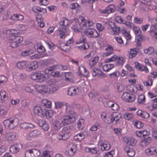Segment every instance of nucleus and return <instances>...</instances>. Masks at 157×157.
<instances>
[{"label": "nucleus", "mask_w": 157, "mask_h": 157, "mask_svg": "<svg viewBox=\"0 0 157 157\" xmlns=\"http://www.w3.org/2000/svg\"><path fill=\"white\" fill-rule=\"evenodd\" d=\"M86 37L84 36H82L79 40L76 42V44H79L80 43H87Z\"/></svg>", "instance_id": "obj_60"}, {"label": "nucleus", "mask_w": 157, "mask_h": 157, "mask_svg": "<svg viewBox=\"0 0 157 157\" xmlns=\"http://www.w3.org/2000/svg\"><path fill=\"white\" fill-rule=\"evenodd\" d=\"M33 52L31 50L25 51L21 53V55L22 56H26L32 54Z\"/></svg>", "instance_id": "obj_63"}, {"label": "nucleus", "mask_w": 157, "mask_h": 157, "mask_svg": "<svg viewBox=\"0 0 157 157\" xmlns=\"http://www.w3.org/2000/svg\"><path fill=\"white\" fill-rule=\"evenodd\" d=\"M66 102H64L58 101L55 102V108L57 109H59L61 108L62 106H64Z\"/></svg>", "instance_id": "obj_49"}, {"label": "nucleus", "mask_w": 157, "mask_h": 157, "mask_svg": "<svg viewBox=\"0 0 157 157\" xmlns=\"http://www.w3.org/2000/svg\"><path fill=\"white\" fill-rule=\"evenodd\" d=\"M115 60L117 62V63L118 65H122L124 63V58L122 57H117V56L116 59Z\"/></svg>", "instance_id": "obj_47"}, {"label": "nucleus", "mask_w": 157, "mask_h": 157, "mask_svg": "<svg viewBox=\"0 0 157 157\" xmlns=\"http://www.w3.org/2000/svg\"><path fill=\"white\" fill-rule=\"evenodd\" d=\"M41 105L47 108H50L51 106V102L47 99H44L41 101Z\"/></svg>", "instance_id": "obj_27"}, {"label": "nucleus", "mask_w": 157, "mask_h": 157, "mask_svg": "<svg viewBox=\"0 0 157 157\" xmlns=\"http://www.w3.org/2000/svg\"><path fill=\"white\" fill-rule=\"evenodd\" d=\"M157 26L156 24H152L149 32L150 35L153 38L157 39Z\"/></svg>", "instance_id": "obj_17"}, {"label": "nucleus", "mask_w": 157, "mask_h": 157, "mask_svg": "<svg viewBox=\"0 0 157 157\" xmlns=\"http://www.w3.org/2000/svg\"><path fill=\"white\" fill-rule=\"evenodd\" d=\"M84 33L86 35L89 37L96 38L99 36L96 30L93 29H87L84 31Z\"/></svg>", "instance_id": "obj_10"}, {"label": "nucleus", "mask_w": 157, "mask_h": 157, "mask_svg": "<svg viewBox=\"0 0 157 157\" xmlns=\"http://www.w3.org/2000/svg\"><path fill=\"white\" fill-rule=\"evenodd\" d=\"M99 58L98 57H95L89 61V64L91 67L95 66L98 61Z\"/></svg>", "instance_id": "obj_36"}, {"label": "nucleus", "mask_w": 157, "mask_h": 157, "mask_svg": "<svg viewBox=\"0 0 157 157\" xmlns=\"http://www.w3.org/2000/svg\"><path fill=\"white\" fill-rule=\"evenodd\" d=\"M154 51V48L153 47H151L145 49L144 50V52L145 53L149 55L151 54Z\"/></svg>", "instance_id": "obj_55"}, {"label": "nucleus", "mask_w": 157, "mask_h": 157, "mask_svg": "<svg viewBox=\"0 0 157 157\" xmlns=\"http://www.w3.org/2000/svg\"><path fill=\"white\" fill-rule=\"evenodd\" d=\"M64 76L66 80L67 81L70 82H72V77L73 76L71 72L66 73L65 74Z\"/></svg>", "instance_id": "obj_42"}, {"label": "nucleus", "mask_w": 157, "mask_h": 157, "mask_svg": "<svg viewBox=\"0 0 157 157\" xmlns=\"http://www.w3.org/2000/svg\"><path fill=\"white\" fill-rule=\"evenodd\" d=\"M123 24H125L127 27L131 29H132L134 25L132 23L129 21H125Z\"/></svg>", "instance_id": "obj_64"}, {"label": "nucleus", "mask_w": 157, "mask_h": 157, "mask_svg": "<svg viewBox=\"0 0 157 157\" xmlns=\"http://www.w3.org/2000/svg\"><path fill=\"white\" fill-rule=\"evenodd\" d=\"M73 127L72 126H68L64 127L61 131V133L71 134L70 132Z\"/></svg>", "instance_id": "obj_34"}, {"label": "nucleus", "mask_w": 157, "mask_h": 157, "mask_svg": "<svg viewBox=\"0 0 157 157\" xmlns=\"http://www.w3.org/2000/svg\"><path fill=\"white\" fill-rule=\"evenodd\" d=\"M101 117L106 124H110L115 121V124L116 125L119 124L122 119L121 115L119 113H113L109 116H107L105 113H103L101 114Z\"/></svg>", "instance_id": "obj_1"}, {"label": "nucleus", "mask_w": 157, "mask_h": 157, "mask_svg": "<svg viewBox=\"0 0 157 157\" xmlns=\"http://www.w3.org/2000/svg\"><path fill=\"white\" fill-rule=\"evenodd\" d=\"M143 21V19L141 18L136 17L134 18V22L137 24H141Z\"/></svg>", "instance_id": "obj_61"}, {"label": "nucleus", "mask_w": 157, "mask_h": 157, "mask_svg": "<svg viewBox=\"0 0 157 157\" xmlns=\"http://www.w3.org/2000/svg\"><path fill=\"white\" fill-rule=\"evenodd\" d=\"M115 10V7L114 5L110 4L106 7L105 9L101 10L100 11L103 14H108L113 13Z\"/></svg>", "instance_id": "obj_21"}, {"label": "nucleus", "mask_w": 157, "mask_h": 157, "mask_svg": "<svg viewBox=\"0 0 157 157\" xmlns=\"http://www.w3.org/2000/svg\"><path fill=\"white\" fill-rule=\"evenodd\" d=\"M27 61H22L19 62L17 64V67L20 69H23L25 68L27 70Z\"/></svg>", "instance_id": "obj_35"}, {"label": "nucleus", "mask_w": 157, "mask_h": 157, "mask_svg": "<svg viewBox=\"0 0 157 157\" xmlns=\"http://www.w3.org/2000/svg\"><path fill=\"white\" fill-rule=\"evenodd\" d=\"M6 94V92L4 90H1L0 91L1 99L3 101H6L7 99V97Z\"/></svg>", "instance_id": "obj_51"}, {"label": "nucleus", "mask_w": 157, "mask_h": 157, "mask_svg": "<svg viewBox=\"0 0 157 157\" xmlns=\"http://www.w3.org/2000/svg\"><path fill=\"white\" fill-rule=\"evenodd\" d=\"M71 136V134H68L66 133H62L60 135H58L57 136V138L60 140H65L68 139Z\"/></svg>", "instance_id": "obj_38"}, {"label": "nucleus", "mask_w": 157, "mask_h": 157, "mask_svg": "<svg viewBox=\"0 0 157 157\" xmlns=\"http://www.w3.org/2000/svg\"><path fill=\"white\" fill-rule=\"evenodd\" d=\"M121 98L124 101L128 102H132L136 99L135 96L128 92H124L122 94Z\"/></svg>", "instance_id": "obj_9"}, {"label": "nucleus", "mask_w": 157, "mask_h": 157, "mask_svg": "<svg viewBox=\"0 0 157 157\" xmlns=\"http://www.w3.org/2000/svg\"><path fill=\"white\" fill-rule=\"evenodd\" d=\"M120 75V73L118 71H117L110 74L109 76L112 78H117Z\"/></svg>", "instance_id": "obj_62"}, {"label": "nucleus", "mask_w": 157, "mask_h": 157, "mask_svg": "<svg viewBox=\"0 0 157 157\" xmlns=\"http://www.w3.org/2000/svg\"><path fill=\"white\" fill-rule=\"evenodd\" d=\"M65 108L63 112L65 114H68L70 115H76V113L75 111L71 106L68 103H66L65 105Z\"/></svg>", "instance_id": "obj_13"}, {"label": "nucleus", "mask_w": 157, "mask_h": 157, "mask_svg": "<svg viewBox=\"0 0 157 157\" xmlns=\"http://www.w3.org/2000/svg\"><path fill=\"white\" fill-rule=\"evenodd\" d=\"M98 147L101 151H108L110 148V145L107 141L100 140L98 144Z\"/></svg>", "instance_id": "obj_8"}, {"label": "nucleus", "mask_w": 157, "mask_h": 157, "mask_svg": "<svg viewBox=\"0 0 157 157\" xmlns=\"http://www.w3.org/2000/svg\"><path fill=\"white\" fill-rule=\"evenodd\" d=\"M137 102L140 104H144L145 102V97L143 94L139 95L137 98Z\"/></svg>", "instance_id": "obj_40"}, {"label": "nucleus", "mask_w": 157, "mask_h": 157, "mask_svg": "<svg viewBox=\"0 0 157 157\" xmlns=\"http://www.w3.org/2000/svg\"><path fill=\"white\" fill-rule=\"evenodd\" d=\"M84 120L81 119L78 121V128L80 130H82L84 127Z\"/></svg>", "instance_id": "obj_43"}, {"label": "nucleus", "mask_w": 157, "mask_h": 157, "mask_svg": "<svg viewBox=\"0 0 157 157\" xmlns=\"http://www.w3.org/2000/svg\"><path fill=\"white\" fill-rule=\"evenodd\" d=\"M40 151L36 149H31L26 151L25 152V157H40Z\"/></svg>", "instance_id": "obj_7"}, {"label": "nucleus", "mask_w": 157, "mask_h": 157, "mask_svg": "<svg viewBox=\"0 0 157 157\" xmlns=\"http://www.w3.org/2000/svg\"><path fill=\"white\" fill-rule=\"evenodd\" d=\"M59 48L63 51L65 52H68L70 48V46L68 44L64 43H62L59 45Z\"/></svg>", "instance_id": "obj_31"}, {"label": "nucleus", "mask_w": 157, "mask_h": 157, "mask_svg": "<svg viewBox=\"0 0 157 157\" xmlns=\"http://www.w3.org/2000/svg\"><path fill=\"white\" fill-rule=\"evenodd\" d=\"M33 113L36 116L49 119L51 118L53 116L52 113L50 110H47L44 109L41 107L36 106L34 107L33 110Z\"/></svg>", "instance_id": "obj_3"}, {"label": "nucleus", "mask_w": 157, "mask_h": 157, "mask_svg": "<svg viewBox=\"0 0 157 157\" xmlns=\"http://www.w3.org/2000/svg\"><path fill=\"white\" fill-rule=\"evenodd\" d=\"M78 70L81 75L83 74L84 75L87 76L89 74L88 71L83 66L79 67Z\"/></svg>", "instance_id": "obj_33"}, {"label": "nucleus", "mask_w": 157, "mask_h": 157, "mask_svg": "<svg viewBox=\"0 0 157 157\" xmlns=\"http://www.w3.org/2000/svg\"><path fill=\"white\" fill-rule=\"evenodd\" d=\"M70 24V22L66 18H63L60 22V25L57 30V34L59 36L60 38H65L67 35V31Z\"/></svg>", "instance_id": "obj_2"}, {"label": "nucleus", "mask_w": 157, "mask_h": 157, "mask_svg": "<svg viewBox=\"0 0 157 157\" xmlns=\"http://www.w3.org/2000/svg\"><path fill=\"white\" fill-rule=\"evenodd\" d=\"M77 47L81 51H83L88 49L89 47V44L87 43H85L80 46H78Z\"/></svg>", "instance_id": "obj_41"}, {"label": "nucleus", "mask_w": 157, "mask_h": 157, "mask_svg": "<svg viewBox=\"0 0 157 157\" xmlns=\"http://www.w3.org/2000/svg\"><path fill=\"white\" fill-rule=\"evenodd\" d=\"M86 24L82 17H79L78 19H75L73 22L72 29L75 32H80V29H83L86 28Z\"/></svg>", "instance_id": "obj_4"}, {"label": "nucleus", "mask_w": 157, "mask_h": 157, "mask_svg": "<svg viewBox=\"0 0 157 157\" xmlns=\"http://www.w3.org/2000/svg\"><path fill=\"white\" fill-rule=\"evenodd\" d=\"M33 11L35 13L42 12H46V9L41 8L39 7H34L33 8Z\"/></svg>", "instance_id": "obj_48"}, {"label": "nucleus", "mask_w": 157, "mask_h": 157, "mask_svg": "<svg viewBox=\"0 0 157 157\" xmlns=\"http://www.w3.org/2000/svg\"><path fill=\"white\" fill-rule=\"evenodd\" d=\"M124 117L125 120L129 121L132 119L133 116L132 113H126L124 114Z\"/></svg>", "instance_id": "obj_53"}, {"label": "nucleus", "mask_w": 157, "mask_h": 157, "mask_svg": "<svg viewBox=\"0 0 157 157\" xmlns=\"http://www.w3.org/2000/svg\"><path fill=\"white\" fill-rule=\"evenodd\" d=\"M124 140L127 144L131 146H134L136 143V141L134 140V138L132 137L128 138L127 137H124Z\"/></svg>", "instance_id": "obj_25"}, {"label": "nucleus", "mask_w": 157, "mask_h": 157, "mask_svg": "<svg viewBox=\"0 0 157 157\" xmlns=\"http://www.w3.org/2000/svg\"><path fill=\"white\" fill-rule=\"evenodd\" d=\"M10 19L13 21H22L24 20V16L21 14H14L10 17Z\"/></svg>", "instance_id": "obj_26"}, {"label": "nucleus", "mask_w": 157, "mask_h": 157, "mask_svg": "<svg viewBox=\"0 0 157 157\" xmlns=\"http://www.w3.org/2000/svg\"><path fill=\"white\" fill-rule=\"evenodd\" d=\"M132 29L133 30L136 36H143L141 31L139 27L134 25Z\"/></svg>", "instance_id": "obj_29"}, {"label": "nucleus", "mask_w": 157, "mask_h": 157, "mask_svg": "<svg viewBox=\"0 0 157 157\" xmlns=\"http://www.w3.org/2000/svg\"><path fill=\"white\" fill-rule=\"evenodd\" d=\"M56 84V81L55 79H51L48 81V93L53 94L57 90L58 87Z\"/></svg>", "instance_id": "obj_6"}, {"label": "nucleus", "mask_w": 157, "mask_h": 157, "mask_svg": "<svg viewBox=\"0 0 157 157\" xmlns=\"http://www.w3.org/2000/svg\"><path fill=\"white\" fill-rule=\"evenodd\" d=\"M7 80L6 77L3 75H0V85L6 83Z\"/></svg>", "instance_id": "obj_59"}, {"label": "nucleus", "mask_w": 157, "mask_h": 157, "mask_svg": "<svg viewBox=\"0 0 157 157\" xmlns=\"http://www.w3.org/2000/svg\"><path fill=\"white\" fill-rule=\"evenodd\" d=\"M76 115H65L62 117L61 121L63 125L69 124L74 122L77 119Z\"/></svg>", "instance_id": "obj_5"}, {"label": "nucleus", "mask_w": 157, "mask_h": 157, "mask_svg": "<svg viewBox=\"0 0 157 157\" xmlns=\"http://www.w3.org/2000/svg\"><path fill=\"white\" fill-rule=\"evenodd\" d=\"M12 38L13 39V41L14 42H17L19 45L23 41V39L22 36L19 35L13 36Z\"/></svg>", "instance_id": "obj_32"}, {"label": "nucleus", "mask_w": 157, "mask_h": 157, "mask_svg": "<svg viewBox=\"0 0 157 157\" xmlns=\"http://www.w3.org/2000/svg\"><path fill=\"white\" fill-rule=\"evenodd\" d=\"M62 124L59 121H55L54 128L56 130L59 129L62 127Z\"/></svg>", "instance_id": "obj_54"}, {"label": "nucleus", "mask_w": 157, "mask_h": 157, "mask_svg": "<svg viewBox=\"0 0 157 157\" xmlns=\"http://www.w3.org/2000/svg\"><path fill=\"white\" fill-rule=\"evenodd\" d=\"M68 94L70 96H74L78 95L80 93V90L77 86H71L68 90Z\"/></svg>", "instance_id": "obj_11"}, {"label": "nucleus", "mask_w": 157, "mask_h": 157, "mask_svg": "<svg viewBox=\"0 0 157 157\" xmlns=\"http://www.w3.org/2000/svg\"><path fill=\"white\" fill-rule=\"evenodd\" d=\"M85 137L84 135L82 133H80L75 135L74 137V140L80 141Z\"/></svg>", "instance_id": "obj_44"}, {"label": "nucleus", "mask_w": 157, "mask_h": 157, "mask_svg": "<svg viewBox=\"0 0 157 157\" xmlns=\"http://www.w3.org/2000/svg\"><path fill=\"white\" fill-rule=\"evenodd\" d=\"M144 85L147 86H151L152 84V81L151 78V76H148V80L147 81L144 82Z\"/></svg>", "instance_id": "obj_56"}, {"label": "nucleus", "mask_w": 157, "mask_h": 157, "mask_svg": "<svg viewBox=\"0 0 157 157\" xmlns=\"http://www.w3.org/2000/svg\"><path fill=\"white\" fill-rule=\"evenodd\" d=\"M40 72L33 73L31 75V78L33 80H37L38 81Z\"/></svg>", "instance_id": "obj_52"}, {"label": "nucleus", "mask_w": 157, "mask_h": 157, "mask_svg": "<svg viewBox=\"0 0 157 157\" xmlns=\"http://www.w3.org/2000/svg\"><path fill=\"white\" fill-rule=\"evenodd\" d=\"M142 37L140 36H136V46H140L141 45V41L142 40Z\"/></svg>", "instance_id": "obj_57"}, {"label": "nucleus", "mask_w": 157, "mask_h": 157, "mask_svg": "<svg viewBox=\"0 0 157 157\" xmlns=\"http://www.w3.org/2000/svg\"><path fill=\"white\" fill-rule=\"evenodd\" d=\"M92 75L93 77H98L101 78L105 77L107 76L106 74L103 73L98 68H94L93 69Z\"/></svg>", "instance_id": "obj_16"}, {"label": "nucleus", "mask_w": 157, "mask_h": 157, "mask_svg": "<svg viewBox=\"0 0 157 157\" xmlns=\"http://www.w3.org/2000/svg\"><path fill=\"white\" fill-rule=\"evenodd\" d=\"M113 67V64L108 63L104 65L102 67V68L104 71L107 72L112 69Z\"/></svg>", "instance_id": "obj_39"}, {"label": "nucleus", "mask_w": 157, "mask_h": 157, "mask_svg": "<svg viewBox=\"0 0 157 157\" xmlns=\"http://www.w3.org/2000/svg\"><path fill=\"white\" fill-rule=\"evenodd\" d=\"M5 136L7 140L9 141H12L16 140V134L15 133L11 132L6 133L5 134Z\"/></svg>", "instance_id": "obj_24"}, {"label": "nucleus", "mask_w": 157, "mask_h": 157, "mask_svg": "<svg viewBox=\"0 0 157 157\" xmlns=\"http://www.w3.org/2000/svg\"><path fill=\"white\" fill-rule=\"evenodd\" d=\"M151 140L150 137L144 138V140L141 141V145L143 147H145L148 145L151 142Z\"/></svg>", "instance_id": "obj_37"}, {"label": "nucleus", "mask_w": 157, "mask_h": 157, "mask_svg": "<svg viewBox=\"0 0 157 157\" xmlns=\"http://www.w3.org/2000/svg\"><path fill=\"white\" fill-rule=\"evenodd\" d=\"M3 124L6 128L9 129H13L17 126L14 121L12 119L5 120L4 121Z\"/></svg>", "instance_id": "obj_12"}, {"label": "nucleus", "mask_w": 157, "mask_h": 157, "mask_svg": "<svg viewBox=\"0 0 157 157\" xmlns=\"http://www.w3.org/2000/svg\"><path fill=\"white\" fill-rule=\"evenodd\" d=\"M111 29H112L113 34L114 35H118L120 32H121L122 29H121L120 27L115 25L113 23V25H111Z\"/></svg>", "instance_id": "obj_23"}, {"label": "nucleus", "mask_w": 157, "mask_h": 157, "mask_svg": "<svg viewBox=\"0 0 157 157\" xmlns=\"http://www.w3.org/2000/svg\"><path fill=\"white\" fill-rule=\"evenodd\" d=\"M145 153L148 156L153 155L157 156V148L155 147H151L145 150Z\"/></svg>", "instance_id": "obj_19"}, {"label": "nucleus", "mask_w": 157, "mask_h": 157, "mask_svg": "<svg viewBox=\"0 0 157 157\" xmlns=\"http://www.w3.org/2000/svg\"><path fill=\"white\" fill-rule=\"evenodd\" d=\"M85 151L87 152H90L91 153L96 154L97 153V148L96 147L90 148L86 147L85 149Z\"/></svg>", "instance_id": "obj_45"}, {"label": "nucleus", "mask_w": 157, "mask_h": 157, "mask_svg": "<svg viewBox=\"0 0 157 157\" xmlns=\"http://www.w3.org/2000/svg\"><path fill=\"white\" fill-rule=\"evenodd\" d=\"M30 132L34 139L39 136L40 134V132L36 129L31 131Z\"/></svg>", "instance_id": "obj_50"}, {"label": "nucleus", "mask_w": 157, "mask_h": 157, "mask_svg": "<svg viewBox=\"0 0 157 157\" xmlns=\"http://www.w3.org/2000/svg\"><path fill=\"white\" fill-rule=\"evenodd\" d=\"M38 124L45 131H48L49 128V127L48 124L44 120H39L38 121Z\"/></svg>", "instance_id": "obj_22"}, {"label": "nucleus", "mask_w": 157, "mask_h": 157, "mask_svg": "<svg viewBox=\"0 0 157 157\" xmlns=\"http://www.w3.org/2000/svg\"><path fill=\"white\" fill-rule=\"evenodd\" d=\"M36 91L41 93H48V86L47 85L40 86L36 85L35 86Z\"/></svg>", "instance_id": "obj_15"}, {"label": "nucleus", "mask_w": 157, "mask_h": 157, "mask_svg": "<svg viewBox=\"0 0 157 157\" xmlns=\"http://www.w3.org/2000/svg\"><path fill=\"white\" fill-rule=\"evenodd\" d=\"M139 49L137 48L131 49L129 52V58L132 59L135 57L138 54Z\"/></svg>", "instance_id": "obj_30"}, {"label": "nucleus", "mask_w": 157, "mask_h": 157, "mask_svg": "<svg viewBox=\"0 0 157 157\" xmlns=\"http://www.w3.org/2000/svg\"><path fill=\"white\" fill-rule=\"evenodd\" d=\"M134 126L138 128H141L143 127L144 124L141 122L136 120L133 122Z\"/></svg>", "instance_id": "obj_46"}, {"label": "nucleus", "mask_w": 157, "mask_h": 157, "mask_svg": "<svg viewBox=\"0 0 157 157\" xmlns=\"http://www.w3.org/2000/svg\"><path fill=\"white\" fill-rule=\"evenodd\" d=\"M22 148V145L20 143H17L12 145L10 147V152L13 154L18 152Z\"/></svg>", "instance_id": "obj_18"}, {"label": "nucleus", "mask_w": 157, "mask_h": 157, "mask_svg": "<svg viewBox=\"0 0 157 157\" xmlns=\"http://www.w3.org/2000/svg\"><path fill=\"white\" fill-rule=\"evenodd\" d=\"M113 48V47L110 46H109L107 47L105 49L106 51H109L105 53V55L106 56H108L110 55L112 53V51Z\"/></svg>", "instance_id": "obj_58"}, {"label": "nucleus", "mask_w": 157, "mask_h": 157, "mask_svg": "<svg viewBox=\"0 0 157 157\" xmlns=\"http://www.w3.org/2000/svg\"><path fill=\"white\" fill-rule=\"evenodd\" d=\"M65 108L63 112L65 114H68L70 115H76V113L75 111L71 106L68 103H66L65 105Z\"/></svg>", "instance_id": "obj_14"}, {"label": "nucleus", "mask_w": 157, "mask_h": 157, "mask_svg": "<svg viewBox=\"0 0 157 157\" xmlns=\"http://www.w3.org/2000/svg\"><path fill=\"white\" fill-rule=\"evenodd\" d=\"M41 105L47 108H50L51 106V102L47 99H44L41 101Z\"/></svg>", "instance_id": "obj_28"}, {"label": "nucleus", "mask_w": 157, "mask_h": 157, "mask_svg": "<svg viewBox=\"0 0 157 157\" xmlns=\"http://www.w3.org/2000/svg\"><path fill=\"white\" fill-rule=\"evenodd\" d=\"M38 67L37 62L36 61L27 62V70L30 71L34 70Z\"/></svg>", "instance_id": "obj_20"}]
</instances>
